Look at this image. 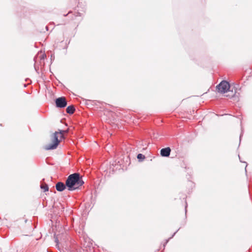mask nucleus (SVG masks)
Instances as JSON below:
<instances>
[{"mask_svg": "<svg viewBox=\"0 0 252 252\" xmlns=\"http://www.w3.org/2000/svg\"><path fill=\"white\" fill-rule=\"evenodd\" d=\"M83 184V181L80 178L79 175L78 173L69 175L66 181V185L70 190L78 189Z\"/></svg>", "mask_w": 252, "mask_h": 252, "instance_id": "nucleus-1", "label": "nucleus"}, {"mask_svg": "<svg viewBox=\"0 0 252 252\" xmlns=\"http://www.w3.org/2000/svg\"><path fill=\"white\" fill-rule=\"evenodd\" d=\"M65 131H60L55 132L51 137L52 143L47 145L45 146V149L52 150L57 148L60 141L63 138V133Z\"/></svg>", "mask_w": 252, "mask_h": 252, "instance_id": "nucleus-2", "label": "nucleus"}, {"mask_svg": "<svg viewBox=\"0 0 252 252\" xmlns=\"http://www.w3.org/2000/svg\"><path fill=\"white\" fill-rule=\"evenodd\" d=\"M230 87V84L226 81H221L217 87L219 92L221 94H224L228 92Z\"/></svg>", "mask_w": 252, "mask_h": 252, "instance_id": "nucleus-3", "label": "nucleus"}, {"mask_svg": "<svg viewBox=\"0 0 252 252\" xmlns=\"http://www.w3.org/2000/svg\"><path fill=\"white\" fill-rule=\"evenodd\" d=\"M56 103L58 107L61 108L64 107L67 105L65 98L63 97L57 98L56 100Z\"/></svg>", "mask_w": 252, "mask_h": 252, "instance_id": "nucleus-4", "label": "nucleus"}, {"mask_svg": "<svg viewBox=\"0 0 252 252\" xmlns=\"http://www.w3.org/2000/svg\"><path fill=\"white\" fill-rule=\"evenodd\" d=\"M170 152L171 149L170 148H163L160 150V155L162 157H168L170 155Z\"/></svg>", "mask_w": 252, "mask_h": 252, "instance_id": "nucleus-5", "label": "nucleus"}, {"mask_svg": "<svg viewBox=\"0 0 252 252\" xmlns=\"http://www.w3.org/2000/svg\"><path fill=\"white\" fill-rule=\"evenodd\" d=\"M56 188L57 190L62 191L65 189V186L63 183L59 182L56 184Z\"/></svg>", "mask_w": 252, "mask_h": 252, "instance_id": "nucleus-6", "label": "nucleus"}, {"mask_svg": "<svg viewBox=\"0 0 252 252\" xmlns=\"http://www.w3.org/2000/svg\"><path fill=\"white\" fill-rule=\"evenodd\" d=\"M74 110H75V109L73 106H69L67 107L66 108L67 113H69V114L73 113Z\"/></svg>", "mask_w": 252, "mask_h": 252, "instance_id": "nucleus-7", "label": "nucleus"}, {"mask_svg": "<svg viewBox=\"0 0 252 252\" xmlns=\"http://www.w3.org/2000/svg\"><path fill=\"white\" fill-rule=\"evenodd\" d=\"M41 188L43 189L44 191L48 190V187L47 185H42L41 186Z\"/></svg>", "mask_w": 252, "mask_h": 252, "instance_id": "nucleus-8", "label": "nucleus"}, {"mask_svg": "<svg viewBox=\"0 0 252 252\" xmlns=\"http://www.w3.org/2000/svg\"><path fill=\"white\" fill-rule=\"evenodd\" d=\"M137 158L139 159H143L145 158V157L142 154H139L137 156Z\"/></svg>", "mask_w": 252, "mask_h": 252, "instance_id": "nucleus-9", "label": "nucleus"}]
</instances>
